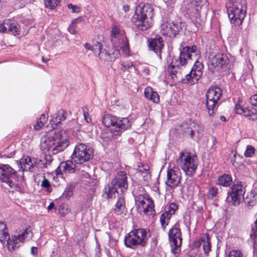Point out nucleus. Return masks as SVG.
<instances>
[{"label":"nucleus","mask_w":257,"mask_h":257,"mask_svg":"<svg viewBox=\"0 0 257 257\" xmlns=\"http://www.w3.org/2000/svg\"><path fill=\"white\" fill-rule=\"evenodd\" d=\"M200 56V51L195 45L191 46L183 47L180 51L178 59L175 60V62L172 61L169 66L168 70L172 75L176 77H180L182 71L179 64L184 66L188 63V60H193L195 63L192 67L191 71L188 74H185V78L184 81L191 84H194L198 82L202 75L203 64L197 60Z\"/></svg>","instance_id":"obj_1"},{"label":"nucleus","mask_w":257,"mask_h":257,"mask_svg":"<svg viewBox=\"0 0 257 257\" xmlns=\"http://www.w3.org/2000/svg\"><path fill=\"white\" fill-rule=\"evenodd\" d=\"M111 41L114 49H112L109 51L105 49H102L101 44L98 42L95 44V46L99 51L98 57L100 60L104 62L114 61L120 54L118 48L121 49L125 56L129 55L128 41L125 36L121 33L115 26L112 28L111 31Z\"/></svg>","instance_id":"obj_2"},{"label":"nucleus","mask_w":257,"mask_h":257,"mask_svg":"<svg viewBox=\"0 0 257 257\" xmlns=\"http://www.w3.org/2000/svg\"><path fill=\"white\" fill-rule=\"evenodd\" d=\"M68 135L64 130L51 132L42 137L40 148L43 151L56 154L64 151L69 145Z\"/></svg>","instance_id":"obj_3"},{"label":"nucleus","mask_w":257,"mask_h":257,"mask_svg":"<svg viewBox=\"0 0 257 257\" xmlns=\"http://www.w3.org/2000/svg\"><path fill=\"white\" fill-rule=\"evenodd\" d=\"M154 9L151 5H139L132 17V22L140 30L146 31L153 24Z\"/></svg>","instance_id":"obj_4"},{"label":"nucleus","mask_w":257,"mask_h":257,"mask_svg":"<svg viewBox=\"0 0 257 257\" xmlns=\"http://www.w3.org/2000/svg\"><path fill=\"white\" fill-rule=\"evenodd\" d=\"M226 7L230 22L236 26L241 25L246 13L245 0L228 1L226 4Z\"/></svg>","instance_id":"obj_5"},{"label":"nucleus","mask_w":257,"mask_h":257,"mask_svg":"<svg viewBox=\"0 0 257 257\" xmlns=\"http://www.w3.org/2000/svg\"><path fill=\"white\" fill-rule=\"evenodd\" d=\"M150 235L149 229L142 228L134 229L125 236L124 243L126 246L133 249L138 246H145Z\"/></svg>","instance_id":"obj_6"},{"label":"nucleus","mask_w":257,"mask_h":257,"mask_svg":"<svg viewBox=\"0 0 257 257\" xmlns=\"http://www.w3.org/2000/svg\"><path fill=\"white\" fill-rule=\"evenodd\" d=\"M128 187L126 173L123 171H119L112 180L108 188L106 191L108 198H115L119 192L122 193Z\"/></svg>","instance_id":"obj_7"},{"label":"nucleus","mask_w":257,"mask_h":257,"mask_svg":"<svg viewBox=\"0 0 257 257\" xmlns=\"http://www.w3.org/2000/svg\"><path fill=\"white\" fill-rule=\"evenodd\" d=\"M198 159L196 156H191L187 153L182 152L179 154L176 161L177 166L189 176H191L196 172L198 166Z\"/></svg>","instance_id":"obj_8"},{"label":"nucleus","mask_w":257,"mask_h":257,"mask_svg":"<svg viewBox=\"0 0 257 257\" xmlns=\"http://www.w3.org/2000/svg\"><path fill=\"white\" fill-rule=\"evenodd\" d=\"M93 154V149L90 146L78 143L75 147L71 158L75 164L81 165L92 158Z\"/></svg>","instance_id":"obj_9"},{"label":"nucleus","mask_w":257,"mask_h":257,"mask_svg":"<svg viewBox=\"0 0 257 257\" xmlns=\"http://www.w3.org/2000/svg\"><path fill=\"white\" fill-rule=\"evenodd\" d=\"M222 94V90L217 86H211L206 94V106L208 113L212 116L216 108L219 105L218 101Z\"/></svg>","instance_id":"obj_10"},{"label":"nucleus","mask_w":257,"mask_h":257,"mask_svg":"<svg viewBox=\"0 0 257 257\" xmlns=\"http://www.w3.org/2000/svg\"><path fill=\"white\" fill-rule=\"evenodd\" d=\"M168 236L171 246V252L177 256L181 252L182 238L180 229L176 224L170 229Z\"/></svg>","instance_id":"obj_11"},{"label":"nucleus","mask_w":257,"mask_h":257,"mask_svg":"<svg viewBox=\"0 0 257 257\" xmlns=\"http://www.w3.org/2000/svg\"><path fill=\"white\" fill-rule=\"evenodd\" d=\"M245 189L241 182H237L231 188L228 192L229 202L234 206H238L244 200Z\"/></svg>","instance_id":"obj_12"},{"label":"nucleus","mask_w":257,"mask_h":257,"mask_svg":"<svg viewBox=\"0 0 257 257\" xmlns=\"http://www.w3.org/2000/svg\"><path fill=\"white\" fill-rule=\"evenodd\" d=\"M185 29L184 24L181 22L176 23L166 22L161 26V32L164 36L174 38L179 34L181 30Z\"/></svg>","instance_id":"obj_13"},{"label":"nucleus","mask_w":257,"mask_h":257,"mask_svg":"<svg viewBox=\"0 0 257 257\" xmlns=\"http://www.w3.org/2000/svg\"><path fill=\"white\" fill-rule=\"evenodd\" d=\"M32 232L29 228H26L20 234L12 235L7 240V246L10 251H13L19 248L21 244L23 243L26 238H31Z\"/></svg>","instance_id":"obj_14"},{"label":"nucleus","mask_w":257,"mask_h":257,"mask_svg":"<svg viewBox=\"0 0 257 257\" xmlns=\"http://www.w3.org/2000/svg\"><path fill=\"white\" fill-rule=\"evenodd\" d=\"M18 179L17 172L10 165L6 164L0 165V180L7 183L12 184L13 179Z\"/></svg>","instance_id":"obj_15"},{"label":"nucleus","mask_w":257,"mask_h":257,"mask_svg":"<svg viewBox=\"0 0 257 257\" xmlns=\"http://www.w3.org/2000/svg\"><path fill=\"white\" fill-rule=\"evenodd\" d=\"M181 173L177 168L168 169L165 184L171 189L176 188L180 183Z\"/></svg>","instance_id":"obj_16"},{"label":"nucleus","mask_w":257,"mask_h":257,"mask_svg":"<svg viewBox=\"0 0 257 257\" xmlns=\"http://www.w3.org/2000/svg\"><path fill=\"white\" fill-rule=\"evenodd\" d=\"M228 62L229 59L225 54L218 53L210 58L208 62V67L210 70L213 71L215 68L219 69L223 68Z\"/></svg>","instance_id":"obj_17"},{"label":"nucleus","mask_w":257,"mask_h":257,"mask_svg":"<svg viewBox=\"0 0 257 257\" xmlns=\"http://www.w3.org/2000/svg\"><path fill=\"white\" fill-rule=\"evenodd\" d=\"M206 2L207 0H186V9L190 15L197 17Z\"/></svg>","instance_id":"obj_18"},{"label":"nucleus","mask_w":257,"mask_h":257,"mask_svg":"<svg viewBox=\"0 0 257 257\" xmlns=\"http://www.w3.org/2000/svg\"><path fill=\"white\" fill-rule=\"evenodd\" d=\"M76 164L71 159V160H68L66 162H63L60 163L58 168L56 169L57 173L60 172L61 174L72 173L75 171Z\"/></svg>","instance_id":"obj_19"},{"label":"nucleus","mask_w":257,"mask_h":257,"mask_svg":"<svg viewBox=\"0 0 257 257\" xmlns=\"http://www.w3.org/2000/svg\"><path fill=\"white\" fill-rule=\"evenodd\" d=\"M36 165V160L35 159H32L29 157H26L20 160L19 166L22 169V171H33Z\"/></svg>","instance_id":"obj_20"},{"label":"nucleus","mask_w":257,"mask_h":257,"mask_svg":"<svg viewBox=\"0 0 257 257\" xmlns=\"http://www.w3.org/2000/svg\"><path fill=\"white\" fill-rule=\"evenodd\" d=\"M163 40L162 38H156L152 40L149 44V47L150 50H153L158 56L161 57V52L163 48Z\"/></svg>","instance_id":"obj_21"},{"label":"nucleus","mask_w":257,"mask_h":257,"mask_svg":"<svg viewBox=\"0 0 257 257\" xmlns=\"http://www.w3.org/2000/svg\"><path fill=\"white\" fill-rule=\"evenodd\" d=\"M139 212H143L148 216H153L155 214L154 204L152 199L150 197L148 201L142 206V208L138 210Z\"/></svg>","instance_id":"obj_22"},{"label":"nucleus","mask_w":257,"mask_h":257,"mask_svg":"<svg viewBox=\"0 0 257 257\" xmlns=\"http://www.w3.org/2000/svg\"><path fill=\"white\" fill-rule=\"evenodd\" d=\"M198 125L194 123H191L189 126H187L186 127H184V132L186 135H188L192 139L194 137L199 138L200 137L198 131Z\"/></svg>","instance_id":"obj_23"},{"label":"nucleus","mask_w":257,"mask_h":257,"mask_svg":"<svg viewBox=\"0 0 257 257\" xmlns=\"http://www.w3.org/2000/svg\"><path fill=\"white\" fill-rule=\"evenodd\" d=\"M132 123L128 118L124 117L121 119H117L115 132H119L120 130H126L130 128L131 126Z\"/></svg>","instance_id":"obj_24"},{"label":"nucleus","mask_w":257,"mask_h":257,"mask_svg":"<svg viewBox=\"0 0 257 257\" xmlns=\"http://www.w3.org/2000/svg\"><path fill=\"white\" fill-rule=\"evenodd\" d=\"M126 210L124 198L122 196H120L118 197L116 203L115 207L114 210V213L117 215H120L123 213H125Z\"/></svg>","instance_id":"obj_25"},{"label":"nucleus","mask_w":257,"mask_h":257,"mask_svg":"<svg viewBox=\"0 0 257 257\" xmlns=\"http://www.w3.org/2000/svg\"><path fill=\"white\" fill-rule=\"evenodd\" d=\"M117 118L116 116L109 114H105L102 119V122L107 127H116Z\"/></svg>","instance_id":"obj_26"},{"label":"nucleus","mask_w":257,"mask_h":257,"mask_svg":"<svg viewBox=\"0 0 257 257\" xmlns=\"http://www.w3.org/2000/svg\"><path fill=\"white\" fill-rule=\"evenodd\" d=\"M145 96L146 98L149 99L154 103H158L160 98L158 93L154 91L151 87H147L145 90Z\"/></svg>","instance_id":"obj_27"},{"label":"nucleus","mask_w":257,"mask_h":257,"mask_svg":"<svg viewBox=\"0 0 257 257\" xmlns=\"http://www.w3.org/2000/svg\"><path fill=\"white\" fill-rule=\"evenodd\" d=\"M232 183L231 177L226 174L219 176L217 180V184L223 187H229Z\"/></svg>","instance_id":"obj_28"},{"label":"nucleus","mask_w":257,"mask_h":257,"mask_svg":"<svg viewBox=\"0 0 257 257\" xmlns=\"http://www.w3.org/2000/svg\"><path fill=\"white\" fill-rule=\"evenodd\" d=\"M5 25H7V31L12 32L14 35L19 34V25L16 22L8 19L5 20Z\"/></svg>","instance_id":"obj_29"},{"label":"nucleus","mask_w":257,"mask_h":257,"mask_svg":"<svg viewBox=\"0 0 257 257\" xmlns=\"http://www.w3.org/2000/svg\"><path fill=\"white\" fill-rule=\"evenodd\" d=\"M149 195L144 193L140 194L136 197L135 200L137 205L138 210L140 208H142V206L150 199Z\"/></svg>","instance_id":"obj_30"},{"label":"nucleus","mask_w":257,"mask_h":257,"mask_svg":"<svg viewBox=\"0 0 257 257\" xmlns=\"http://www.w3.org/2000/svg\"><path fill=\"white\" fill-rule=\"evenodd\" d=\"M243 114L250 120H254L257 119V110L253 107L246 108Z\"/></svg>","instance_id":"obj_31"},{"label":"nucleus","mask_w":257,"mask_h":257,"mask_svg":"<svg viewBox=\"0 0 257 257\" xmlns=\"http://www.w3.org/2000/svg\"><path fill=\"white\" fill-rule=\"evenodd\" d=\"M65 112L63 110H60L57 112L55 119L53 120V122L55 123V126H54V123L52 124L53 129L58 124L60 123L61 121L65 119Z\"/></svg>","instance_id":"obj_32"},{"label":"nucleus","mask_w":257,"mask_h":257,"mask_svg":"<svg viewBox=\"0 0 257 257\" xmlns=\"http://www.w3.org/2000/svg\"><path fill=\"white\" fill-rule=\"evenodd\" d=\"M171 216L172 215L170 213L166 211L161 214L160 220L161 225L164 229L165 228L166 226L168 224Z\"/></svg>","instance_id":"obj_33"},{"label":"nucleus","mask_w":257,"mask_h":257,"mask_svg":"<svg viewBox=\"0 0 257 257\" xmlns=\"http://www.w3.org/2000/svg\"><path fill=\"white\" fill-rule=\"evenodd\" d=\"M201 241L203 245V248L205 253H207L211 248L210 243L209 240V237L207 235L201 238Z\"/></svg>","instance_id":"obj_34"},{"label":"nucleus","mask_w":257,"mask_h":257,"mask_svg":"<svg viewBox=\"0 0 257 257\" xmlns=\"http://www.w3.org/2000/svg\"><path fill=\"white\" fill-rule=\"evenodd\" d=\"M60 0H46L45 5L46 8L53 10L59 4Z\"/></svg>","instance_id":"obj_35"},{"label":"nucleus","mask_w":257,"mask_h":257,"mask_svg":"<svg viewBox=\"0 0 257 257\" xmlns=\"http://www.w3.org/2000/svg\"><path fill=\"white\" fill-rule=\"evenodd\" d=\"M73 189L74 186L73 185H68L63 193V196L67 199L70 198L73 195Z\"/></svg>","instance_id":"obj_36"},{"label":"nucleus","mask_w":257,"mask_h":257,"mask_svg":"<svg viewBox=\"0 0 257 257\" xmlns=\"http://www.w3.org/2000/svg\"><path fill=\"white\" fill-rule=\"evenodd\" d=\"M10 238V235L8 233V230L4 231V232H0V242L3 245L6 243L7 245V240Z\"/></svg>","instance_id":"obj_37"},{"label":"nucleus","mask_w":257,"mask_h":257,"mask_svg":"<svg viewBox=\"0 0 257 257\" xmlns=\"http://www.w3.org/2000/svg\"><path fill=\"white\" fill-rule=\"evenodd\" d=\"M178 209V205L175 203H172L167 207V212L170 213L171 215L175 214V211Z\"/></svg>","instance_id":"obj_38"},{"label":"nucleus","mask_w":257,"mask_h":257,"mask_svg":"<svg viewBox=\"0 0 257 257\" xmlns=\"http://www.w3.org/2000/svg\"><path fill=\"white\" fill-rule=\"evenodd\" d=\"M218 193V189L215 187H211L208 192V198L209 199H213L215 197Z\"/></svg>","instance_id":"obj_39"},{"label":"nucleus","mask_w":257,"mask_h":257,"mask_svg":"<svg viewBox=\"0 0 257 257\" xmlns=\"http://www.w3.org/2000/svg\"><path fill=\"white\" fill-rule=\"evenodd\" d=\"M228 257H245L239 250H232L229 252Z\"/></svg>","instance_id":"obj_40"},{"label":"nucleus","mask_w":257,"mask_h":257,"mask_svg":"<svg viewBox=\"0 0 257 257\" xmlns=\"http://www.w3.org/2000/svg\"><path fill=\"white\" fill-rule=\"evenodd\" d=\"M254 153V148L251 146H248L245 150L244 155L246 157H251Z\"/></svg>","instance_id":"obj_41"},{"label":"nucleus","mask_w":257,"mask_h":257,"mask_svg":"<svg viewBox=\"0 0 257 257\" xmlns=\"http://www.w3.org/2000/svg\"><path fill=\"white\" fill-rule=\"evenodd\" d=\"M41 186L43 188H46L47 190L49 192L51 191V190H50V189H51V184H50L49 181H48V180L47 179L45 178V177H44V179L42 182Z\"/></svg>","instance_id":"obj_42"},{"label":"nucleus","mask_w":257,"mask_h":257,"mask_svg":"<svg viewBox=\"0 0 257 257\" xmlns=\"http://www.w3.org/2000/svg\"><path fill=\"white\" fill-rule=\"evenodd\" d=\"M139 172H141L142 174H145V175L143 176V178L146 180H148L150 176L148 166H147L146 168H144L143 169H140Z\"/></svg>","instance_id":"obj_43"},{"label":"nucleus","mask_w":257,"mask_h":257,"mask_svg":"<svg viewBox=\"0 0 257 257\" xmlns=\"http://www.w3.org/2000/svg\"><path fill=\"white\" fill-rule=\"evenodd\" d=\"M67 7L69 9H71L73 13H79L80 11V8L76 5H73L72 4L67 5Z\"/></svg>","instance_id":"obj_44"},{"label":"nucleus","mask_w":257,"mask_h":257,"mask_svg":"<svg viewBox=\"0 0 257 257\" xmlns=\"http://www.w3.org/2000/svg\"><path fill=\"white\" fill-rule=\"evenodd\" d=\"M70 211V210L66 205H62L59 207V213L61 215H65L68 214Z\"/></svg>","instance_id":"obj_45"},{"label":"nucleus","mask_w":257,"mask_h":257,"mask_svg":"<svg viewBox=\"0 0 257 257\" xmlns=\"http://www.w3.org/2000/svg\"><path fill=\"white\" fill-rule=\"evenodd\" d=\"M121 70L123 71H125L127 69L131 68L133 66V64L132 61H126L121 64Z\"/></svg>","instance_id":"obj_46"},{"label":"nucleus","mask_w":257,"mask_h":257,"mask_svg":"<svg viewBox=\"0 0 257 257\" xmlns=\"http://www.w3.org/2000/svg\"><path fill=\"white\" fill-rule=\"evenodd\" d=\"M245 109L246 108L242 107L239 103L235 105V111L238 114H243L244 110H245Z\"/></svg>","instance_id":"obj_47"},{"label":"nucleus","mask_w":257,"mask_h":257,"mask_svg":"<svg viewBox=\"0 0 257 257\" xmlns=\"http://www.w3.org/2000/svg\"><path fill=\"white\" fill-rule=\"evenodd\" d=\"M12 185L8 183V185L12 188H14L16 191H20L21 190V187L18 184H16L13 182V180H12Z\"/></svg>","instance_id":"obj_48"},{"label":"nucleus","mask_w":257,"mask_h":257,"mask_svg":"<svg viewBox=\"0 0 257 257\" xmlns=\"http://www.w3.org/2000/svg\"><path fill=\"white\" fill-rule=\"evenodd\" d=\"M44 125L42 121L38 120L37 122L34 125V127L36 130H39Z\"/></svg>","instance_id":"obj_49"},{"label":"nucleus","mask_w":257,"mask_h":257,"mask_svg":"<svg viewBox=\"0 0 257 257\" xmlns=\"http://www.w3.org/2000/svg\"><path fill=\"white\" fill-rule=\"evenodd\" d=\"M245 202L249 206H253L255 204L256 199H253V200H250V199H249L248 200V198H246L245 200Z\"/></svg>","instance_id":"obj_50"},{"label":"nucleus","mask_w":257,"mask_h":257,"mask_svg":"<svg viewBox=\"0 0 257 257\" xmlns=\"http://www.w3.org/2000/svg\"><path fill=\"white\" fill-rule=\"evenodd\" d=\"M250 102L253 105L257 106V94L253 95L250 97Z\"/></svg>","instance_id":"obj_51"},{"label":"nucleus","mask_w":257,"mask_h":257,"mask_svg":"<svg viewBox=\"0 0 257 257\" xmlns=\"http://www.w3.org/2000/svg\"><path fill=\"white\" fill-rule=\"evenodd\" d=\"M0 32L5 33L7 32V25H5V21L3 23H0Z\"/></svg>","instance_id":"obj_52"},{"label":"nucleus","mask_w":257,"mask_h":257,"mask_svg":"<svg viewBox=\"0 0 257 257\" xmlns=\"http://www.w3.org/2000/svg\"><path fill=\"white\" fill-rule=\"evenodd\" d=\"M8 230L6 224L3 222H0V232Z\"/></svg>","instance_id":"obj_53"},{"label":"nucleus","mask_w":257,"mask_h":257,"mask_svg":"<svg viewBox=\"0 0 257 257\" xmlns=\"http://www.w3.org/2000/svg\"><path fill=\"white\" fill-rule=\"evenodd\" d=\"M83 115H84V119H85V121H86L87 123L91 122V118L89 117V114L88 113V112H85V111H84V112H83Z\"/></svg>","instance_id":"obj_54"},{"label":"nucleus","mask_w":257,"mask_h":257,"mask_svg":"<svg viewBox=\"0 0 257 257\" xmlns=\"http://www.w3.org/2000/svg\"><path fill=\"white\" fill-rule=\"evenodd\" d=\"M47 117L44 114H42L38 120L42 121V122L44 124L47 121Z\"/></svg>","instance_id":"obj_55"},{"label":"nucleus","mask_w":257,"mask_h":257,"mask_svg":"<svg viewBox=\"0 0 257 257\" xmlns=\"http://www.w3.org/2000/svg\"><path fill=\"white\" fill-rule=\"evenodd\" d=\"M69 32L72 34H74L76 33V30L75 26L70 25L68 28Z\"/></svg>","instance_id":"obj_56"},{"label":"nucleus","mask_w":257,"mask_h":257,"mask_svg":"<svg viewBox=\"0 0 257 257\" xmlns=\"http://www.w3.org/2000/svg\"><path fill=\"white\" fill-rule=\"evenodd\" d=\"M81 20L82 19L81 17H79L77 19H75L72 21L71 25L75 27L78 22L79 21H81Z\"/></svg>","instance_id":"obj_57"},{"label":"nucleus","mask_w":257,"mask_h":257,"mask_svg":"<svg viewBox=\"0 0 257 257\" xmlns=\"http://www.w3.org/2000/svg\"><path fill=\"white\" fill-rule=\"evenodd\" d=\"M38 248L36 247L33 246L31 249V253L32 255H35L37 254Z\"/></svg>","instance_id":"obj_58"},{"label":"nucleus","mask_w":257,"mask_h":257,"mask_svg":"<svg viewBox=\"0 0 257 257\" xmlns=\"http://www.w3.org/2000/svg\"><path fill=\"white\" fill-rule=\"evenodd\" d=\"M84 47L85 48V49L89 50H91V51L94 50V49H93V46H91L90 44H89L88 43H85V45H84Z\"/></svg>","instance_id":"obj_59"},{"label":"nucleus","mask_w":257,"mask_h":257,"mask_svg":"<svg viewBox=\"0 0 257 257\" xmlns=\"http://www.w3.org/2000/svg\"><path fill=\"white\" fill-rule=\"evenodd\" d=\"M123 10L125 12H128L130 10V6L127 5H125L123 6Z\"/></svg>","instance_id":"obj_60"},{"label":"nucleus","mask_w":257,"mask_h":257,"mask_svg":"<svg viewBox=\"0 0 257 257\" xmlns=\"http://www.w3.org/2000/svg\"><path fill=\"white\" fill-rule=\"evenodd\" d=\"M54 207V204L53 203H51L48 206L47 209L48 211L52 209Z\"/></svg>","instance_id":"obj_61"},{"label":"nucleus","mask_w":257,"mask_h":257,"mask_svg":"<svg viewBox=\"0 0 257 257\" xmlns=\"http://www.w3.org/2000/svg\"><path fill=\"white\" fill-rule=\"evenodd\" d=\"M202 244V242L201 241V240L199 241L198 242L195 243V246L196 247H199L200 246V245Z\"/></svg>","instance_id":"obj_62"},{"label":"nucleus","mask_w":257,"mask_h":257,"mask_svg":"<svg viewBox=\"0 0 257 257\" xmlns=\"http://www.w3.org/2000/svg\"><path fill=\"white\" fill-rule=\"evenodd\" d=\"M220 119L222 121H226V118L225 116H221L220 117Z\"/></svg>","instance_id":"obj_63"},{"label":"nucleus","mask_w":257,"mask_h":257,"mask_svg":"<svg viewBox=\"0 0 257 257\" xmlns=\"http://www.w3.org/2000/svg\"><path fill=\"white\" fill-rule=\"evenodd\" d=\"M183 257H196L194 255H190V254H186Z\"/></svg>","instance_id":"obj_64"}]
</instances>
